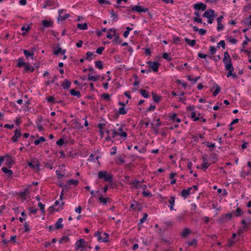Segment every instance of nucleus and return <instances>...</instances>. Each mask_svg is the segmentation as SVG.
Masks as SVG:
<instances>
[{"label":"nucleus","instance_id":"obj_39","mask_svg":"<svg viewBox=\"0 0 251 251\" xmlns=\"http://www.w3.org/2000/svg\"><path fill=\"white\" fill-rule=\"evenodd\" d=\"M99 199L100 201V202H102L104 204H106L107 201L110 200L109 198H104L102 197H100L99 198Z\"/></svg>","mask_w":251,"mask_h":251},{"label":"nucleus","instance_id":"obj_13","mask_svg":"<svg viewBox=\"0 0 251 251\" xmlns=\"http://www.w3.org/2000/svg\"><path fill=\"white\" fill-rule=\"evenodd\" d=\"M192 189V187H190L187 189H183L182 190L181 192V196L182 197H183L184 199H186L187 198L190 193V190Z\"/></svg>","mask_w":251,"mask_h":251},{"label":"nucleus","instance_id":"obj_58","mask_svg":"<svg viewBox=\"0 0 251 251\" xmlns=\"http://www.w3.org/2000/svg\"><path fill=\"white\" fill-rule=\"evenodd\" d=\"M98 2L100 4H103V3L110 4V2L109 1L105 0H99Z\"/></svg>","mask_w":251,"mask_h":251},{"label":"nucleus","instance_id":"obj_32","mask_svg":"<svg viewBox=\"0 0 251 251\" xmlns=\"http://www.w3.org/2000/svg\"><path fill=\"white\" fill-rule=\"evenodd\" d=\"M235 212L236 213L235 216H236V217H240V216H242L243 214V212L242 210L240 208H237L236 209Z\"/></svg>","mask_w":251,"mask_h":251},{"label":"nucleus","instance_id":"obj_48","mask_svg":"<svg viewBox=\"0 0 251 251\" xmlns=\"http://www.w3.org/2000/svg\"><path fill=\"white\" fill-rule=\"evenodd\" d=\"M69 240V238L67 236H63L59 241L60 244L63 242H66Z\"/></svg>","mask_w":251,"mask_h":251},{"label":"nucleus","instance_id":"obj_57","mask_svg":"<svg viewBox=\"0 0 251 251\" xmlns=\"http://www.w3.org/2000/svg\"><path fill=\"white\" fill-rule=\"evenodd\" d=\"M206 145L208 148H214L215 147V145L214 143L210 144L209 142L206 143Z\"/></svg>","mask_w":251,"mask_h":251},{"label":"nucleus","instance_id":"obj_12","mask_svg":"<svg viewBox=\"0 0 251 251\" xmlns=\"http://www.w3.org/2000/svg\"><path fill=\"white\" fill-rule=\"evenodd\" d=\"M42 24L44 26V27H50L53 25V22L51 21H48L47 20H44L42 21Z\"/></svg>","mask_w":251,"mask_h":251},{"label":"nucleus","instance_id":"obj_59","mask_svg":"<svg viewBox=\"0 0 251 251\" xmlns=\"http://www.w3.org/2000/svg\"><path fill=\"white\" fill-rule=\"evenodd\" d=\"M142 194L144 197H147L150 196H151V193L149 191H143L142 192Z\"/></svg>","mask_w":251,"mask_h":251},{"label":"nucleus","instance_id":"obj_41","mask_svg":"<svg viewBox=\"0 0 251 251\" xmlns=\"http://www.w3.org/2000/svg\"><path fill=\"white\" fill-rule=\"evenodd\" d=\"M238 122H239L238 119H235L233 120L232 121V122L228 125L229 126H230L229 130H230V131L232 130L233 128L232 127V126L233 125V124L238 123Z\"/></svg>","mask_w":251,"mask_h":251},{"label":"nucleus","instance_id":"obj_10","mask_svg":"<svg viewBox=\"0 0 251 251\" xmlns=\"http://www.w3.org/2000/svg\"><path fill=\"white\" fill-rule=\"evenodd\" d=\"M21 135V132L18 129H16L14 132V135L12 137V141L16 142L18 140V138L20 137Z\"/></svg>","mask_w":251,"mask_h":251},{"label":"nucleus","instance_id":"obj_37","mask_svg":"<svg viewBox=\"0 0 251 251\" xmlns=\"http://www.w3.org/2000/svg\"><path fill=\"white\" fill-rule=\"evenodd\" d=\"M67 182L70 185L73 184V185H76L78 183V181L77 180H75V179H69L68 181Z\"/></svg>","mask_w":251,"mask_h":251},{"label":"nucleus","instance_id":"obj_60","mask_svg":"<svg viewBox=\"0 0 251 251\" xmlns=\"http://www.w3.org/2000/svg\"><path fill=\"white\" fill-rule=\"evenodd\" d=\"M61 51V48L58 47L57 50H55L53 51V54L55 55H57L59 53H60Z\"/></svg>","mask_w":251,"mask_h":251},{"label":"nucleus","instance_id":"obj_53","mask_svg":"<svg viewBox=\"0 0 251 251\" xmlns=\"http://www.w3.org/2000/svg\"><path fill=\"white\" fill-rule=\"evenodd\" d=\"M102 97L104 99H105L107 100H109L110 99V95L108 94H105V93L103 94L102 95Z\"/></svg>","mask_w":251,"mask_h":251},{"label":"nucleus","instance_id":"obj_18","mask_svg":"<svg viewBox=\"0 0 251 251\" xmlns=\"http://www.w3.org/2000/svg\"><path fill=\"white\" fill-rule=\"evenodd\" d=\"M184 40L189 46L191 47H194L196 43V40H190L188 38H185Z\"/></svg>","mask_w":251,"mask_h":251},{"label":"nucleus","instance_id":"obj_46","mask_svg":"<svg viewBox=\"0 0 251 251\" xmlns=\"http://www.w3.org/2000/svg\"><path fill=\"white\" fill-rule=\"evenodd\" d=\"M162 57L164 59L167 60L168 61H171L172 59V58L171 57L169 56L168 54L166 52L163 54Z\"/></svg>","mask_w":251,"mask_h":251},{"label":"nucleus","instance_id":"obj_31","mask_svg":"<svg viewBox=\"0 0 251 251\" xmlns=\"http://www.w3.org/2000/svg\"><path fill=\"white\" fill-rule=\"evenodd\" d=\"M114 36H115V39L113 41L116 43H120L121 40H120L119 36L117 35L115 30L114 29L113 31Z\"/></svg>","mask_w":251,"mask_h":251},{"label":"nucleus","instance_id":"obj_25","mask_svg":"<svg viewBox=\"0 0 251 251\" xmlns=\"http://www.w3.org/2000/svg\"><path fill=\"white\" fill-rule=\"evenodd\" d=\"M70 94L74 96H76L77 98H79L81 96L80 93L78 91H75L74 89H71L70 92Z\"/></svg>","mask_w":251,"mask_h":251},{"label":"nucleus","instance_id":"obj_62","mask_svg":"<svg viewBox=\"0 0 251 251\" xmlns=\"http://www.w3.org/2000/svg\"><path fill=\"white\" fill-rule=\"evenodd\" d=\"M29 209L30 211V213H33V214H36L38 210L37 209H34L32 207H30Z\"/></svg>","mask_w":251,"mask_h":251},{"label":"nucleus","instance_id":"obj_61","mask_svg":"<svg viewBox=\"0 0 251 251\" xmlns=\"http://www.w3.org/2000/svg\"><path fill=\"white\" fill-rule=\"evenodd\" d=\"M197 240L195 239H193L191 242L188 243L189 246H193L196 245Z\"/></svg>","mask_w":251,"mask_h":251},{"label":"nucleus","instance_id":"obj_38","mask_svg":"<svg viewBox=\"0 0 251 251\" xmlns=\"http://www.w3.org/2000/svg\"><path fill=\"white\" fill-rule=\"evenodd\" d=\"M45 138L44 137H40L39 139L36 140L34 141V144L36 145H38L40 142H45Z\"/></svg>","mask_w":251,"mask_h":251},{"label":"nucleus","instance_id":"obj_36","mask_svg":"<svg viewBox=\"0 0 251 251\" xmlns=\"http://www.w3.org/2000/svg\"><path fill=\"white\" fill-rule=\"evenodd\" d=\"M140 93L144 98H148L149 97V93L144 89H141Z\"/></svg>","mask_w":251,"mask_h":251},{"label":"nucleus","instance_id":"obj_27","mask_svg":"<svg viewBox=\"0 0 251 251\" xmlns=\"http://www.w3.org/2000/svg\"><path fill=\"white\" fill-rule=\"evenodd\" d=\"M86 59L89 61H91L93 59V57H92L93 55L95 57L96 55H93V52L88 51L86 53Z\"/></svg>","mask_w":251,"mask_h":251},{"label":"nucleus","instance_id":"obj_33","mask_svg":"<svg viewBox=\"0 0 251 251\" xmlns=\"http://www.w3.org/2000/svg\"><path fill=\"white\" fill-rule=\"evenodd\" d=\"M69 14H65L64 16H60L58 17V21H64L70 17Z\"/></svg>","mask_w":251,"mask_h":251},{"label":"nucleus","instance_id":"obj_63","mask_svg":"<svg viewBox=\"0 0 251 251\" xmlns=\"http://www.w3.org/2000/svg\"><path fill=\"white\" fill-rule=\"evenodd\" d=\"M206 30L204 29L201 28L199 30V34L201 35H203L206 33Z\"/></svg>","mask_w":251,"mask_h":251},{"label":"nucleus","instance_id":"obj_16","mask_svg":"<svg viewBox=\"0 0 251 251\" xmlns=\"http://www.w3.org/2000/svg\"><path fill=\"white\" fill-rule=\"evenodd\" d=\"M71 84V82L67 79H65L62 83V86L64 89H67L70 88V85Z\"/></svg>","mask_w":251,"mask_h":251},{"label":"nucleus","instance_id":"obj_35","mask_svg":"<svg viewBox=\"0 0 251 251\" xmlns=\"http://www.w3.org/2000/svg\"><path fill=\"white\" fill-rule=\"evenodd\" d=\"M27 190L26 189L25 191L24 192H21L19 193V196L23 199V200H25L26 199V195H27Z\"/></svg>","mask_w":251,"mask_h":251},{"label":"nucleus","instance_id":"obj_29","mask_svg":"<svg viewBox=\"0 0 251 251\" xmlns=\"http://www.w3.org/2000/svg\"><path fill=\"white\" fill-rule=\"evenodd\" d=\"M1 170L3 173L5 174H7L9 176H11L13 174V171L12 170L8 169L5 167H2Z\"/></svg>","mask_w":251,"mask_h":251},{"label":"nucleus","instance_id":"obj_17","mask_svg":"<svg viewBox=\"0 0 251 251\" xmlns=\"http://www.w3.org/2000/svg\"><path fill=\"white\" fill-rule=\"evenodd\" d=\"M24 53L26 57H30L32 59H33L34 53L33 52H29L26 50H24Z\"/></svg>","mask_w":251,"mask_h":251},{"label":"nucleus","instance_id":"obj_64","mask_svg":"<svg viewBox=\"0 0 251 251\" xmlns=\"http://www.w3.org/2000/svg\"><path fill=\"white\" fill-rule=\"evenodd\" d=\"M47 100L49 102L54 103V98L53 97H49L47 98Z\"/></svg>","mask_w":251,"mask_h":251},{"label":"nucleus","instance_id":"obj_40","mask_svg":"<svg viewBox=\"0 0 251 251\" xmlns=\"http://www.w3.org/2000/svg\"><path fill=\"white\" fill-rule=\"evenodd\" d=\"M118 113L122 115H124L126 113V111L124 107H121L119 109Z\"/></svg>","mask_w":251,"mask_h":251},{"label":"nucleus","instance_id":"obj_28","mask_svg":"<svg viewBox=\"0 0 251 251\" xmlns=\"http://www.w3.org/2000/svg\"><path fill=\"white\" fill-rule=\"evenodd\" d=\"M175 198L174 197H171V200L169 201V202L170 204V207L171 210H174L173 206L175 204Z\"/></svg>","mask_w":251,"mask_h":251},{"label":"nucleus","instance_id":"obj_52","mask_svg":"<svg viewBox=\"0 0 251 251\" xmlns=\"http://www.w3.org/2000/svg\"><path fill=\"white\" fill-rule=\"evenodd\" d=\"M104 50V48L102 47H99L96 50V52L99 54H101L102 51Z\"/></svg>","mask_w":251,"mask_h":251},{"label":"nucleus","instance_id":"obj_19","mask_svg":"<svg viewBox=\"0 0 251 251\" xmlns=\"http://www.w3.org/2000/svg\"><path fill=\"white\" fill-rule=\"evenodd\" d=\"M100 75L92 76L91 74H88V79L90 81H97L100 78Z\"/></svg>","mask_w":251,"mask_h":251},{"label":"nucleus","instance_id":"obj_49","mask_svg":"<svg viewBox=\"0 0 251 251\" xmlns=\"http://www.w3.org/2000/svg\"><path fill=\"white\" fill-rule=\"evenodd\" d=\"M191 117L194 119V121H197L199 119V117H196V113L195 112H192L191 113Z\"/></svg>","mask_w":251,"mask_h":251},{"label":"nucleus","instance_id":"obj_6","mask_svg":"<svg viewBox=\"0 0 251 251\" xmlns=\"http://www.w3.org/2000/svg\"><path fill=\"white\" fill-rule=\"evenodd\" d=\"M203 17L209 19V18H214L216 17L214 14V11L209 9L206 10L203 14Z\"/></svg>","mask_w":251,"mask_h":251},{"label":"nucleus","instance_id":"obj_9","mask_svg":"<svg viewBox=\"0 0 251 251\" xmlns=\"http://www.w3.org/2000/svg\"><path fill=\"white\" fill-rule=\"evenodd\" d=\"M28 165L32 168H38L40 165L36 159H33L32 162H28Z\"/></svg>","mask_w":251,"mask_h":251},{"label":"nucleus","instance_id":"obj_21","mask_svg":"<svg viewBox=\"0 0 251 251\" xmlns=\"http://www.w3.org/2000/svg\"><path fill=\"white\" fill-rule=\"evenodd\" d=\"M26 63H25L24 61V58L21 57L19 58L18 60V63L17 66L19 68H21L23 66H24L25 65Z\"/></svg>","mask_w":251,"mask_h":251},{"label":"nucleus","instance_id":"obj_45","mask_svg":"<svg viewBox=\"0 0 251 251\" xmlns=\"http://www.w3.org/2000/svg\"><path fill=\"white\" fill-rule=\"evenodd\" d=\"M218 46H217V48H219L220 47L219 46V45H221L222 48L223 49H225L226 48V44H225V41L224 40H221V41H220L218 43Z\"/></svg>","mask_w":251,"mask_h":251},{"label":"nucleus","instance_id":"obj_2","mask_svg":"<svg viewBox=\"0 0 251 251\" xmlns=\"http://www.w3.org/2000/svg\"><path fill=\"white\" fill-rule=\"evenodd\" d=\"M130 8H131V11L137 12L138 13L146 12L149 11V9L148 8H144L142 6L139 5H131L127 7V9Z\"/></svg>","mask_w":251,"mask_h":251},{"label":"nucleus","instance_id":"obj_54","mask_svg":"<svg viewBox=\"0 0 251 251\" xmlns=\"http://www.w3.org/2000/svg\"><path fill=\"white\" fill-rule=\"evenodd\" d=\"M250 41V39L248 38L247 36L245 35V40L243 43V46L245 47L248 44V43Z\"/></svg>","mask_w":251,"mask_h":251},{"label":"nucleus","instance_id":"obj_51","mask_svg":"<svg viewBox=\"0 0 251 251\" xmlns=\"http://www.w3.org/2000/svg\"><path fill=\"white\" fill-rule=\"evenodd\" d=\"M38 206L40 207L41 210L43 212H45V205L42 204L41 202H39L38 203Z\"/></svg>","mask_w":251,"mask_h":251},{"label":"nucleus","instance_id":"obj_22","mask_svg":"<svg viewBox=\"0 0 251 251\" xmlns=\"http://www.w3.org/2000/svg\"><path fill=\"white\" fill-rule=\"evenodd\" d=\"M55 2L51 0H47L45 2V5L43 6V8H46L48 6H54Z\"/></svg>","mask_w":251,"mask_h":251},{"label":"nucleus","instance_id":"obj_5","mask_svg":"<svg viewBox=\"0 0 251 251\" xmlns=\"http://www.w3.org/2000/svg\"><path fill=\"white\" fill-rule=\"evenodd\" d=\"M104 237L101 236V232H97L95 234V236L98 237V240L100 241H101L102 242H106L107 241V238L109 236L108 233L105 232L103 233Z\"/></svg>","mask_w":251,"mask_h":251},{"label":"nucleus","instance_id":"obj_20","mask_svg":"<svg viewBox=\"0 0 251 251\" xmlns=\"http://www.w3.org/2000/svg\"><path fill=\"white\" fill-rule=\"evenodd\" d=\"M77 27L80 30H85L87 29L88 25L87 23L78 24L77 25Z\"/></svg>","mask_w":251,"mask_h":251},{"label":"nucleus","instance_id":"obj_56","mask_svg":"<svg viewBox=\"0 0 251 251\" xmlns=\"http://www.w3.org/2000/svg\"><path fill=\"white\" fill-rule=\"evenodd\" d=\"M216 51V48L214 46H211L210 47V51L212 54H214Z\"/></svg>","mask_w":251,"mask_h":251},{"label":"nucleus","instance_id":"obj_26","mask_svg":"<svg viewBox=\"0 0 251 251\" xmlns=\"http://www.w3.org/2000/svg\"><path fill=\"white\" fill-rule=\"evenodd\" d=\"M152 96L153 100L156 103L159 102L161 100V97L158 96L157 95L154 93H152Z\"/></svg>","mask_w":251,"mask_h":251},{"label":"nucleus","instance_id":"obj_11","mask_svg":"<svg viewBox=\"0 0 251 251\" xmlns=\"http://www.w3.org/2000/svg\"><path fill=\"white\" fill-rule=\"evenodd\" d=\"M223 18H224V16H220L217 19V22H218L217 29L218 30H222L223 29V28H224V26L222 24V20H223Z\"/></svg>","mask_w":251,"mask_h":251},{"label":"nucleus","instance_id":"obj_44","mask_svg":"<svg viewBox=\"0 0 251 251\" xmlns=\"http://www.w3.org/2000/svg\"><path fill=\"white\" fill-rule=\"evenodd\" d=\"M110 14L111 17L113 18L114 21H117L118 19V16L117 14L114 13V11L113 10H111L110 11Z\"/></svg>","mask_w":251,"mask_h":251},{"label":"nucleus","instance_id":"obj_15","mask_svg":"<svg viewBox=\"0 0 251 251\" xmlns=\"http://www.w3.org/2000/svg\"><path fill=\"white\" fill-rule=\"evenodd\" d=\"M62 222H63V219L60 218L59 219H58V221H57V222L55 224V228L56 229H60V228H62L63 226V225L62 224Z\"/></svg>","mask_w":251,"mask_h":251},{"label":"nucleus","instance_id":"obj_4","mask_svg":"<svg viewBox=\"0 0 251 251\" xmlns=\"http://www.w3.org/2000/svg\"><path fill=\"white\" fill-rule=\"evenodd\" d=\"M86 242L83 239H80L75 243V249L76 250L80 249L81 251H84L85 246L84 244Z\"/></svg>","mask_w":251,"mask_h":251},{"label":"nucleus","instance_id":"obj_42","mask_svg":"<svg viewBox=\"0 0 251 251\" xmlns=\"http://www.w3.org/2000/svg\"><path fill=\"white\" fill-rule=\"evenodd\" d=\"M190 233V230L188 228H186L184 230V231L182 233L181 235L182 237H186L187 235H188Z\"/></svg>","mask_w":251,"mask_h":251},{"label":"nucleus","instance_id":"obj_24","mask_svg":"<svg viewBox=\"0 0 251 251\" xmlns=\"http://www.w3.org/2000/svg\"><path fill=\"white\" fill-rule=\"evenodd\" d=\"M231 58L230 56L227 52H224V57L223 58V62H230Z\"/></svg>","mask_w":251,"mask_h":251},{"label":"nucleus","instance_id":"obj_30","mask_svg":"<svg viewBox=\"0 0 251 251\" xmlns=\"http://www.w3.org/2000/svg\"><path fill=\"white\" fill-rule=\"evenodd\" d=\"M95 66L99 69H103L102 62L101 61H97L95 62Z\"/></svg>","mask_w":251,"mask_h":251},{"label":"nucleus","instance_id":"obj_7","mask_svg":"<svg viewBox=\"0 0 251 251\" xmlns=\"http://www.w3.org/2000/svg\"><path fill=\"white\" fill-rule=\"evenodd\" d=\"M194 8L196 10L204 11L206 8V5L202 2H199L194 5Z\"/></svg>","mask_w":251,"mask_h":251},{"label":"nucleus","instance_id":"obj_47","mask_svg":"<svg viewBox=\"0 0 251 251\" xmlns=\"http://www.w3.org/2000/svg\"><path fill=\"white\" fill-rule=\"evenodd\" d=\"M171 119L172 120H176L177 123H180L181 120L179 118H176V114H174L172 116H171Z\"/></svg>","mask_w":251,"mask_h":251},{"label":"nucleus","instance_id":"obj_50","mask_svg":"<svg viewBox=\"0 0 251 251\" xmlns=\"http://www.w3.org/2000/svg\"><path fill=\"white\" fill-rule=\"evenodd\" d=\"M148 217V214L147 213H144L143 214V217L140 219V224L143 223L147 219Z\"/></svg>","mask_w":251,"mask_h":251},{"label":"nucleus","instance_id":"obj_3","mask_svg":"<svg viewBox=\"0 0 251 251\" xmlns=\"http://www.w3.org/2000/svg\"><path fill=\"white\" fill-rule=\"evenodd\" d=\"M147 64L149 65L150 68H151L153 72H157L158 69L160 65V64L157 62L155 61H148L147 62Z\"/></svg>","mask_w":251,"mask_h":251},{"label":"nucleus","instance_id":"obj_43","mask_svg":"<svg viewBox=\"0 0 251 251\" xmlns=\"http://www.w3.org/2000/svg\"><path fill=\"white\" fill-rule=\"evenodd\" d=\"M210 164H209L207 162H205V163H203V164H202L201 165V169H202L204 171H205L207 168L208 167L210 166Z\"/></svg>","mask_w":251,"mask_h":251},{"label":"nucleus","instance_id":"obj_8","mask_svg":"<svg viewBox=\"0 0 251 251\" xmlns=\"http://www.w3.org/2000/svg\"><path fill=\"white\" fill-rule=\"evenodd\" d=\"M232 213H227V214H226L225 215H224L222 216L219 218V221L221 222H224L230 220L232 218Z\"/></svg>","mask_w":251,"mask_h":251},{"label":"nucleus","instance_id":"obj_1","mask_svg":"<svg viewBox=\"0 0 251 251\" xmlns=\"http://www.w3.org/2000/svg\"><path fill=\"white\" fill-rule=\"evenodd\" d=\"M98 177L100 179H104L105 181H112V176L108 174L106 171H100L98 173Z\"/></svg>","mask_w":251,"mask_h":251},{"label":"nucleus","instance_id":"obj_23","mask_svg":"<svg viewBox=\"0 0 251 251\" xmlns=\"http://www.w3.org/2000/svg\"><path fill=\"white\" fill-rule=\"evenodd\" d=\"M25 66V72L30 71L31 72H33L34 71V68L31 66H30L28 63H26Z\"/></svg>","mask_w":251,"mask_h":251},{"label":"nucleus","instance_id":"obj_14","mask_svg":"<svg viewBox=\"0 0 251 251\" xmlns=\"http://www.w3.org/2000/svg\"><path fill=\"white\" fill-rule=\"evenodd\" d=\"M224 63L225 65V69L227 71H233L234 68L231 64V61L230 62H224Z\"/></svg>","mask_w":251,"mask_h":251},{"label":"nucleus","instance_id":"obj_55","mask_svg":"<svg viewBox=\"0 0 251 251\" xmlns=\"http://www.w3.org/2000/svg\"><path fill=\"white\" fill-rule=\"evenodd\" d=\"M64 143V141L62 138H60L56 142V144L59 146H62Z\"/></svg>","mask_w":251,"mask_h":251},{"label":"nucleus","instance_id":"obj_34","mask_svg":"<svg viewBox=\"0 0 251 251\" xmlns=\"http://www.w3.org/2000/svg\"><path fill=\"white\" fill-rule=\"evenodd\" d=\"M214 87L215 88V90L213 93V96H216L220 92L221 89L219 86L217 84H216Z\"/></svg>","mask_w":251,"mask_h":251}]
</instances>
